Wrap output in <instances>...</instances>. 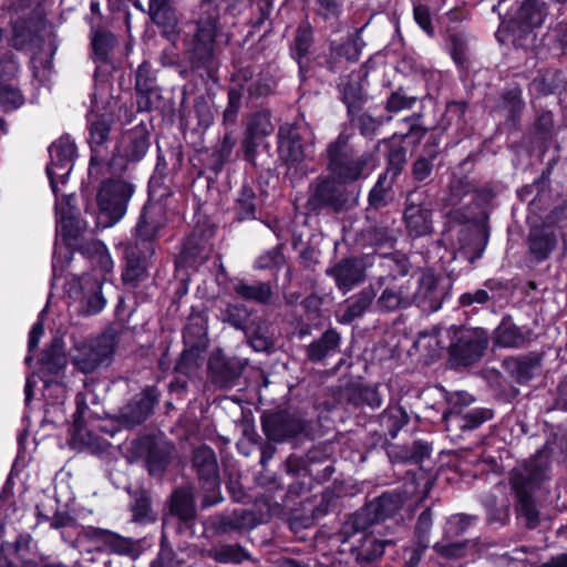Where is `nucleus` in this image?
Here are the masks:
<instances>
[{"label": "nucleus", "instance_id": "34", "mask_svg": "<svg viewBox=\"0 0 567 567\" xmlns=\"http://www.w3.org/2000/svg\"><path fill=\"white\" fill-rule=\"evenodd\" d=\"M505 371L519 384L527 383L540 370L542 355L528 353L519 357L504 359Z\"/></svg>", "mask_w": 567, "mask_h": 567}, {"label": "nucleus", "instance_id": "63", "mask_svg": "<svg viewBox=\"0 0 567 567\" xmlns=\"http://www.w3.org/2000/svg\"><path fill=\"white\" fill-rule=\"evenodd\" d=\"M501 106L507 112V118L515 122L524 107L522 90L519 87L506 90L502 95Z\"/></svg>", "mask_w": 567, "mask_h": 567}, {"label": "nucleus", "instance_id": "47", "mask_svg": "<svg viewBox=\"0 0 567 567\" xmlns=\"http://www.w3.org/2000/svg\"><path fill=\"white\" fill-rule=\"evenodd\" d=\"M482 504L486 511V520L488 524L505 526L509 520V501L507 498L498 499L494 493H487L482 498Z\"/></svg>", "mask_w": 567, "mask_h": 567}, {"label": "nucleus", "instance_id": "2", "mask_svg": "<svg viewBox=\"0 0 567 567\" xmlns=\"http://www.w3.org/2000/svg\"><path fill=\"white\" fill-rule=\"evenodd\" d=\"M219 16L218 12L214 11L203 14L199 7V18L195 22V29L185 41V54L189 70L181 71L183 76H186L192 71L200 76L215 78L218 69L216 37Z\"/></svg>", "mask_w": 567, "mask_h": 567}, {"label": "nucleus", "instance_id": "60", "mask_svg": "<svg viewBox=\"0 0 567 567\" xmlns=\"http://www.w3.org/2000/svg\"><path fill=\"white\" fill-rule=\"evenodd\" d=\"M365 236L370 244L378 248H393L396 243L394 229L386 225H375L367 229Z\"/></svg>", "mask_w": 567, "mask_h": 567}, {"label": "nucleus", "instance_id": "25", "mask_svg": "<svg viewBox=\"0 0 567 567\" xmlns=\"http://www.w3.org/2000/svg\"><path fill=\"white\" fill-rule=\"evenodd\" d=\"M150 144V132L146 125L141 123L123 132L117 145V155L128 162H138L145 156Z\"/></svg>", "mask_w": 567, "mask_h": 567}, {"label": "nucleus", "instance_id": "7", "mask_svg": "<svg viewBox=\"0 0 567 567\" xmlns=\"http://www.w3.org/2000/svg\"><path fill=\"white\" fill-rule=\"evenodd\" d=\"M134 194V185L118 178L104 181L96 194L99 208L97 224L103 228L116 225L126 214Z\"/></svg>", "mask_w": 567, "mask_h": 567}, {"label": "nucleus", "instance_id": "39", "mask_svg": "<svg viewBox=\"0 0 567 567\" xmlns=\"http://www.w3.org/2000/svg\"><path fill=\"white\" fill-rule=\"evenodd\" d=\"M383 398L384 395L378 385H353L346 390L347 403L358 409H380L383 404Z\"/></svg>", "mask_w": 567, "mask_h": 567}, {"label": "nucleus", "instance_id": "5", "mask_svg": "<svg viewBox=\"0 0 567 567\" xmlns=\"http://www.w3.org/2000/svg\"><path fill=\"white\" fill-rule=\"evenodd\" d=\"M116 347L113 330L103 332L95 339L75 342L70 349V360L74 368L84 373H94L111 365Z\"/></svg>", "mask_w": 567, "mask_h": 567}, {"label": "nucleus", "instance_id": "62", "mask_svg": "<svg viewBox=\"0 0 567 567\" xmlns=\"http://www.w3.org/2000/svg\"><path fill=\"white\" fill-rule=\"evenodd\" d=\"M350 123L355 125L360 134L365 137H372L384 123L382 117H373L369 113L358 112L355 115L348 116Z\"/></svg>", "mask_w": 567, "mask_h": 567}, {"label": "nucleus", "instance_id": "37", "mask_svg": "<svg viewBox=\"0 0 567 567\" xmlns=\"http://www.w3.org/2000/svg\"><path fill=\"white\" fill-rule=\"evenodd\" d=\"M233 291L240 299L264 306L269 305L274 298L272 286L269 281L249 282L245 279H235Z\"/></svg>", "mask_w": 567, "mask_h": 567}, {"label": "nucleus", "instance_id": "48", "mask_svg": "<svg viewBox=\"0 0 567 567\" xmlns=\"http://www.w3.org/2000/svg\"><path fill=\"white\" fill-rule=\"evenodd\" d=\"M80 251L87 256L93 265L101 269L102 272L107 274L113 269V260L106 246L96 239L90 240L80 246Z\"/></svg>", "mask_w": 567, "mask_h": 567}, {"label": "nucleus", "instance_id": "24", "mask_svg": "<svg viewBox=\"0 0 567 567\" xmlns=\"http://www.w3.org/2000/svg\"><path fill=\"white\" fill-rule=\"evenodd\" d=\"M84 537L107 546L112 556H127L135 560L142 553L140 542L121 537L106 529L91 527L85 532Z\"/></svg>", "mask_w": 567, "mask_h": 567}, {"label": "nucleus", "instance_id": "28", "mask_svg": "<svg viewBox=\"0 0 567 567\" xmlns=\"http://www.w3.org/2000/svg\"><path fill=\"white\" fill-rule=\"evenodd\" d=\"M68 363L63 348V341L54 338L51 344L45 348L39 359V374L45 384L52 382L65 369Z\"/></svg>", "mask_w": 567, "mask_h": 567}, {"label": "nucleus", "instance_id": "17", "mask_svg": "<svg viewBox=\"0 0 567 567\" xmlns=\"http://www.w3.org/2000/svg\"><path fill=\"white\" fill-rule=\"evenodd\" d=\"M166 223L165 207L159 203H146L135 225L133 243H140L141 246L146 244L154 245Z\"/></svg>", "mask_w": 567, "mask_h": 567}, {"label": "nucleus", "instance_id": "64", "mask_svg": "<svg viewBox=\"0 0 567 567\" xmlns=\"http://www.w3.org/2000/svg\"><path fill=\"white\" fill-rule=\"evenodd\" d=\"M315 13L324 21L336 22L341 17L346 0H315Z\"/></svg>", "mask_w": 567, "mask_h": 567}, {"label": "nucleus", "instance_id": "10", "mask_svg": "<svg viewBox=\"0 0 567 567\" xmlns=\"http://www.w3.org/2000/svg\"><path fill=\"white\" fill-rule=\"evenodd\" d=\"M450 358L454 364L470 365L477 362L488 346V334L482 328L452 327Z\"/></svg>", "mask_w": 567, "mask_h": 567}, {"label": "nucleus", "instance_id": "33", "mask_svg": "<svg viewBox=\"0 0 567 567\" xmlns=\"http://www.w3.org/2000/svg\"><path fill=\"white\" fill-rule=\"evenodd\" d=\"M256 526V517L248 509H235L210 517V527L215 533H235L251 529Z\"/></svg>", "mask_w": 567, "mask_h": 567}, {"label": "nucleus", "instance_id": "46", "mask_svg": "<svg viewBox=\"0 0 567 567\" xmlns=\"http://www.w3.org/2000/svg\"><path fill=\"white\" fill-rule=\"evenodd\" d=\"M528 340V336L509 319H503L495 330V343L503 348H520Z\"/></svg>", "mask_w": 567, "mask_h": 567}, {"label": "nucleus", "instance_id": "55", "mask_svg": "<svg viewBox=\"0 0 567 567\" xmlns=\"http://www.w3.org/2000/svg\"><path fill=\"white\" fill-rule=\"evenodd\" d=\"M474 190V185L467 176L453 175L449 186L444 202L449 206H456L461 204L463 198Z\"/></svg>", "mask_w": 567, "mask_h": 567}, {"label": "nucleus", "instance_id": "53", "mask_svg": "<svg viewBox=\"0 0 567 567\" xmlns=\"http://www.w3.org/2000/svg\"><path fill=\"white\" fill-rule=\"evenodd\" d=\"M394 179H391L386 174H381L369 193V206L373 209H381L392 200V188Z\"/></svg>", "mask_w": 567, "mask_h": 567}, {"label": "nucleus", "instance_id": "58", "mask_svg": "<svg viewBox=\"0 0 567 567\" xmlns=\"http://www.w3.org/2000/svg\"><path fill=\"white\" fill-rule=\"evenodd\" d=\"M202 363L200 350L186 348L178 358L174 373L189 378L199 369Z\"/></svg>", "mask_w": 567, "mask_h": 567}, {"label": "nucleus", "instance_id": "13", "mask_svg": "<svg viewBox=\"0 0 567 567\" xmlns=\"http://www.w3.org/2000/svg\"><path fill=\"white\" fill-rule=\"evenodd\" d=\"M261 427L268 441L284 443L302 434L307 422L298 413L277 411L262 414Z\"/></svg>", "mask_w": 567, "mask_h": 567}, {"label": "nucleus", "instance_id": "56", "mask_svg": "<svg viewBox=\"0 0 567 567\" xmlns=\"http://www.w3.org/2000/svg\"><path fill=\"white\" fill-rule=\"evenodd\" d=\"M342 101L347 105V114L355 115L361 112L367 102V94L357 82H348L342 90Z\"/></svg>", "mask_w": 567, "mask_h": 567}, {"label": "nucleus", "instance_id": "18", "mask_svg": "<svg viewBox=\"0 0 567 567\" xmlns=\"http://www.w3.org/2000/svg\"><path fill=\"white\" fill-rule=\"evenodd\" d=\"M155 246L140 243H127L124 246L125 268L122 280L125 285L136 287L147 277V261L154 255Z\"/></svg>", "mask_w": 567, "mask_h": 567}, {"label": "nucleus", "instance_id": "1", "mask_svg": "<svg viewBox=\"0 0 567 567\" xmlns=\"http://www.w3.org/2000/svg\"><path fill=\"white\" fill-rule=\"evenodd\" d=\"M550 453L543 449L532 457L515 466L508 476V483L515 497L516 518L528 529L540 524V512L534 494L550 480Z\"/></svg>", "mask_w": 567, "mask_h": 567}, {"label": "nucleus", "instance_id": "9", "mask_svg": "<svg viewBox=\"0 0 567 567\" xmlns=\"http://www.w3.org/2000/svg\"><path fill=\"white\" fill-rule=\"evenodd\" d=\"M277 137L279 156L288 165L300 164L312 152L315 134L303 116L282 124Z\"/></svg>", "mask_w": 567, "mask_h": 567}, {"label": "nucleus", "instance_id": "38", "mask_svg": "<svg viewBox=\"0 0 567 567\" xmlns=\"http://www.w3.org/2000/svg\"><path fill=\"white\" fill-rule=\"evenodd\" d=\"M341 336L336 329L326 330L320 338L306 347V358L312 362H322L329 355L339 351Z\"/></svg>", "mask_w": 567, "mask_h": 567}, {"label": "nucleus", "instance_id": "22", "mask_svg": "<svg viewBox=\"0 0 567 567\" xmlns=\"http://www.w3.org/2000/svg\"><path fill=\"white\" fill-rule=\"evenodd\" d=\"M441 134L431 133L420 154L411 165V176L415 183L427 184L435 168V161L441 154Z\"/></svg>", "mask_w": 567, "mask_h": 567}, {"label": "nucleus", "instance_id": "45", "mask_svg": "<svg viewBox=\"0 0 567 567\" xmlns=\"http://www.w3.org/2000/svg\"><path fill=\"white\" fill-rule=\"evenodd\" d=\"M58 230L68 246H76V241L86 230V223L78 214L71 210H63L58 223Z\"/></svg>", "mask_w": 567, "mask_h": 567}, {"label": "nucleus", "instance_id": "51", "mask_svg": "<svg viewBox=\"0 0 567 567\" xmlns=\"http://www.w3.org/2000/svg\"><path fill=\"white\" fill-rule=\"evenodd\" d=\"M208 556L219 564H241L250 560V555L237 544L220 545L208 550Z\"/></svg>", "mask_w": 567, "mask_h": 567}, {"label": "nucleus", "instance_id": "44", "mask_svg": "<svg viewBox=\"0 0 567 567\" xmlns=\"http://www.w3.org/2000/svg\"><path fill=\"white\" fill-rule=\"evenodd\" d=\"M254 309L244 303H227L220 309L218 319L223 323H227L236 330L244 331L249 329L248 323L254 317Z\"/></svg>", "mask_w": 567, "mask_h": 567}, {"label": "nucleus", "instance_id": "8", "mask_svg": "<svg viewBox=\"0 0 567 567\" xmlns=\"http://www.w3.org/2000/svg\"><path fill=\"white\" fill-rule=\"evenodd\" d=\"M190 462L203 494L202 509L221 503L224 497L220 492L219 465L215 451L206 444L199 445L193 450Z\"/></svg>", "mask_w": 567, "mask_h": 567}, {"label": "nucleus", "instance_id": "3", "mask_svg": "<svg viewBox=\"0 0 567 567\" xmlns=\"http://www.w3.org/2000/svg\"><path fill=\"white\" fill-rule=\"evenodd\" d=\"M352 133L342 131L326 148L327 167L338 182L354 185L367 174L369 152H359L351 144Z\"/></svg>", "mask_w": 567, "mask_h": 567}, {"label": "nucleus", "instance_id": "49", "mask_svg": "<svg viewBox=\"0 0 567 567\" xmlns=\"http://www.w3.org/2000/svg\"><path fill=\"white\" fill-rule=\"evenodd\" d=\"M245 87L243 84H234L229 86L227 92V106L223 112L221 124L225 130L235 128L237 124L238 114L241 107V100L244 96Z\"/></svg>", "mask_w": 567, "mask_h": 567}, {"label": "nucleus", "instance_id": "40", "mask_svg": "<svg viewBox=\"0 0 567 567\" xmlns=\"http://www.w3.org/2000/svg\"><path fill=\"white\" fill-rule=\"evenodd\" d=\"M555 233L547 227H534L528 235V249L537 261H544L556 247Z\"/></svg>", "mask_w": 567, "mask_h": 567}, {"label": "nucleus", "instance_id": "42", "mask_svg": "<svg viewBox=\"0 0 567 567\" xmlns=\"http://www.w3.org/2000/svg\"><path fill=\"white\" fill-rule=\"evenodd\" d=\"M207 320L202 315L190 316L188 323L184 328L183 340L186 348L203 351L207 348Z\"/></svg>", "mask_w": 567, "mask_h": 567}, {"label": "nucleus", "instance_id": "29", "mask_svg": "<svg viewBox=\"0 0 567 567\" xmlns=\"http://www.w3.org/2000/svg\"><path fill=\"white\" fill-rule=\"evenodd\" d=\"M196 507L192 487L183 486L174 491L169 498V517L164 518L163 529L176 517L181 524L190 527L196 519Z\"/></svg>", "mask_w": 567, "mask_h": 567}, {"label": "nucleus", "instance_id": "43", "mask_svg": "<svg viewBox=\"0 0 567 567\" xmlns=\"http://www.w3.org/2000/svg\"><path fill=\"white\" fill-rule=\"evenodd\" d=\"M101 419V413L97 410H93L85 402L84 394L76 395V411L74 413V434L82 436L83 432L87 429L89 433L94 432L97 426L94 424Z\"/></svg>", "mask_w": 567, "mask_h": 567}, {"label": "nucleus", "instance_id": "35", "mask_svg": "<svg viewBox=\"0 0 567 567\" xmlns=\"http://www.w3.org/2000/svg\"><path fill=\"white\" fill-rule=\"evenodd\" d=\"M264 203V192L258 186L244 184L235 202L236 220L244 221L256 218V212Z\"/></svg>", "mask_w": 567, "mask_h": 567}, {"label": "nucleus", "instance_id": "54", "mask_svg": "<svg viewBox=\"0 0 567 567\" xmlns=\"http://www.w3.org/2000/svg\"><path fill=\"white\" fill-rule=\"evenodd\" d=\"M115 45L116 38L110 31L95 30L92 32V49L95 61L107 62Z\"/></svg>", "mask_w": 567, "mask_h": 567}, {"label": "nucleus", "instance_id": "32", "mask_svg": "<svg viewBox=\"0 0 567 567\" xmlns=\"http://www.w3.org/2000/svg\"><path fill=\"white\" fill-rule=\"evenodd\" d=\"M493 417V412L488 409H473L463 412V414H451L449 420L444 421L445 430L452 437L458 439L463 434L471 432L484 422Z\"/></svg>", "mask_w": 567, "mask_h": 567}, {"label": "nucleus", "instance_id": "19", "mask_svg": "<svg viewBox=\"0 0 567 567\" xmlns=\"http://www.w3.org/2000/svg\"><path fill=\"white\" fill-rule=\"evenodd\" d=\"M547 16V6L540 0H524L515 14L509 19V29L515 38L514 42L520 40V34L527 39L532 38L534 28L543 24Z\"/></svg>", "mask_w": 567, "mask_h": 567}, {"label": "nucleus", "instance_id": "21", "mask_svg": "<svg viewBox=\"0 0 567 567\" xmlns=\"http://www.w3.org/2000/svg\"><path fill=\"white\" fill-rule=\"evenodd\" d=\"M157 402V390L148 386L120 409L118 421L126 427L140 425L151 415Z\"/></svg>", "mask_w": 567, "mask_h": 567}, {"label": "nucleus", "instance_id": "14", "mask_svg": "<svg viewBox=\"0 0 567 567\" xmlns=\"http://www.w3.org/2000/svg\"><path fill=\"white\" fill-rule=\"evenodd\" d=\"M51 162L47 166V174L51 188L58 196V183L64 184L73 168V161L76 154V146L70 136H61L50 147Z\"/></svg>", "mask_w": 567, "mask_h": 567}, {"label": "nucleus", "instance_id": "16", "mask_svg": "<svg viewBox=\"0 0 567 567\" xmlns=\"http://www.w3.org/2000/svg\"><path fill=\"white\" fill-rule=\"evenodd\" d=\"M135 452L145 460L148 473L159 476L169 464L174 445L162 437L145 435L134 443Z\"/></svg>", "mask_w": 567, "mask_h": 567}, {"label": "nucleus", "instance_id": "57", "mask_svg": "<svg viewBox=\"0 0 567 567\" xmlns=\"http://www.w3.org/2000/svg\"><path fill=\"white\" fill-rule=\"evenodd\" d=\"M89 133H90V145L92 151H96L97 147L102 146L109 140L111 132V122L97 115H94L89 120Z\"/></svg>", "mask_w": 567, "mask_h": 567}, {"label": "nucleus", "instance_id": "15", "mask_svg": "<svg viewBox=\"0 0 567 567\" xmlns=\"http://www.w3.org/2000/svg\"><path fill=\"white\" fill-rule=\"evenodd\" d=\"M414 297L413 280L392 277L375 299V311L390 313L408 309L413 305Z\"/></svg>", "mask_w": 567, "mask_h": 567}, {"label": "nucleus", "instance_id": "41", "mask_svg": "<svg viewBox=\"0 0 567 567\" xmlns=\"http://www.w3.org/2000/svg\"><path fill=\"white\" fill-rule=\"evenodd\" d=\"M431 445L423 441H414L408 445H395L389 451V456L393 462L417 464L430 457Z\"/></svg>", "mask_w": 567, "mask_h": 567}, {"label": "nucleus", "instance_id": "26", "mask_svg": "<svg viewBox=\"0 0 567 567\" xmlns=\"http://www.w3.org/2000/svg\"><path fill=\"white\" fill-rule=\"evenodd\" d=\"M146 13L153 23L162 28V35L168 41L178 39V17L172 0H150Z\"/></svg>", "mask_w": 567, "mask_h": 567}, {"label": "nucleus", "instance_id": "6", "mask_svg": "<svg viewBox=\"0 0 567 567\" xmlns=\"http://www.w3.org/2000/svg\"><path fill=\"white\" fill-rule=\"evenodd\" d=\"M405 502V492L395 489L384 492L354 514L350 515L342 524V534L347 537L355 533H362L374 524H378L388 517L394 516Z\"/></svg>", "mask_w": 567, "mask_h": 567}, {"label": "nucleus", "instance_id": "52", "mask_svg": "<svg viewBox=\"0 0 567 567\" xmlns=\"http://www.w3.org/2000/svg\"><path fill=\"white\" fill-rule=\"evenodd\" d=\"M409 414L400 405H389L380 415V423L394 439L400 430L409 423Z\"/></svg>", "mask_w": 567, "mask_h": 567}, {"label": "nucleus", "instance_id": "20", "mask_svg": "<svg viewBox=\"0 0 567 567\" xmlns=\"http://www.w3.org/2000/svg\"><path fill=\"white\" fill-rule=\"evenodd\" d=\"M367 264L362 257L343 258L326 274L334 280L336 287L343 293H348L354 287L365 280Z\"/></svg>", "mask_w": 567, "mask_h": 567}, {"label": "nucleus", "instance_id": "36", "mask_svg": "<svg viewBox=\"0 0 567 567\" xmlns=\"http://www.w3.org/2000/svg\"><path fill=\"white\" fill-rule=\"evenodd\" d=\"M31 537L20 535L14 543H2L0 545V567H17L22 564L23 567H32L29 558Z\"/></svg>", "mask_w": 567, "mask_h": 567}, {"label": "nucleus", "instance_id": "12", "mask_svg": "<svg viewBox=\"0 0 567 567\" xmlns=\"http://www.w3.org/2000/svg\"><path fill=\"white\" fill-rule=\"evenodd\" d=\"M248 365V360L239 357H229L220 349L213 351L207 363L209 382L219 389H230L238 384L239 379Z\"/></svg>", "mask_w": 567, "mask_h": 567}, {"label": "nucleus", "instance_id": "27", "mask_svg": "<svg viewBox=\"0 0 567 567\" xmlns=\"http://www.w3.org/2000/svg\"><path fill=\"white\" fill-rule=\"evenodd\" d=\"M135 91L137 110L148 112L153 109L154 97H158L156 76L150 62H142L135 71Z\"/></svg>", "mask_w": 567, "mask_h": 567}, {"label": "nucleus", "instance_id": "23", "mask_svg": "<svg viewBox=\"0 0 567 567\" xmlns=\"http://www.w3.org/2000/svg\"><path fill=\"white\" fill-rule=\"evenodd\" d=\"M339 539L343 544L350 545V550L355 553L359 563H373L384 554V547L388 542H381L374 536L368 534V529L362 533H355L347 537L342 534V527L339 530Z\"/></svg>", "mask_w": 567, "mask_h": 567}, {"label": "nucleus", "instance_id": "4", "mask_svg": "<svg viewBox=\"0 0 567 567\" xmlns=\"http://www.w3.org/2000/svg\"><path fill=\"white\" fill-rule=\"evenodd\" d=\"M359 197V186L342 184L333 176H323L310 184L306 206L310 212L329 209L333 213H342L355 207Z\"/></svg>", "mask_w": 567, "mask_h": 567}, {"label": "nucleus", "instance_id": "30", "mask_svg": "<svg viewBox=\"0 0 567 567\" xmlns=\"http://www.w3.org/2000/svg\"><path fill=\"white\" fill-rule=\"evenodd\" d=\"M375 297L377 293L372 287L361 289L344 300L338 315V321L342 324H349L362 318L369 310L375 309Z\"/></svg>", "mask_w": 567, "mask_h": 567}, {"label": "nucleus", "instance_id": "50", "mask_svg": "<svg viewBox=\"0 0 567 567\" xmlns=\"http://www.w3.org/2000/svg\"><path fill=\"white\" fill-rule=\"evenodd\" d=\"M133 502L131 511L133 513V520L137 523H151L156 519L152 509V499L148 492L144 488H138L132 493Z\"/></svg>", "mask_w": 567, "mask_h": 567}, {"label": "nucleus", "instance_id": "11", "mask_svg": "<svg viewBox=\"0 0 567 567\" xmlns=\"http://www.w3.org/2000/svg\"><path fill=\"white\" fill-rule=\"evenodd\" d=\"M403 220L410 237L420 238L433 233V208L425 190L414 189L408 193Z\"/></svg>", "mask_w": 567, "mask_h": 567}, {"label": "nucleus", "instance_id": "59", "mask_svg": "<svg viewBox=\"0 0 567 567\" xmlns=\"http://www.w3.org/2000/svg\"><path fill=\"white\" fill-rule=\"evenodd\" d=\"M419 101L416 95H411L408 91L400 86L392 91L385 102V111L389 113H398L405 110H411Z\"/></svg>", "mask_w": 567, "mask_h": 567}, {"label": "nucleus", "instance_id": "31", "mask_svg": "<svg viewBox=\"0 0 567 567\" xmlns=\"http://www.w3.org/2000/svg\"><path fill=\"white\" fill-rule=\"evenodd\" d=\"M413 305L423 308L427 311H436L441 308L443 301V295L439 289V280L436 276L426 271L423 272L419 279L417 288L413 282Z\"/></svg>", "mask_w": 567, "mask_h": 567}, {"label": "nucleus", "instance_id": "61", "mask_svg": "<svg viewBox=\"0 0 567 567\" xmlns=\"http://www.w3.org/2000/svg\"><path fill=\"white\" fill-rule=\"evenodd\" d=\"M234 131H235V128L225 130V134H224L220 143L218 144L216 150L212 153V159L214 163L215 171H219L231 155L233 148L236 144Z\"/></svg>", "mask_w": 567, "mask_h": 567}]
</instances>
